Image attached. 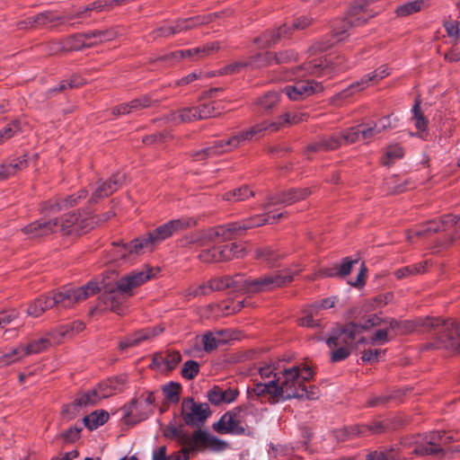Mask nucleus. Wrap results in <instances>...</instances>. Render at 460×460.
Segmentation results:
<instances>
[{"instance_id":"obj_1","label":"nucleus","mask_w":460,"mask_h":460,"mask_svg":"<svg viewBox=\"0 0 460 460\" xmlns=\"http://www.w3.org/2000/svg\"><path fill=\"white\" fill-rule=\"evenodd\" d=\"M153 271V269L146 267L121 277L115 283H105L98 306L119 315L124 314L128 308V300L133 296L132 290L154 277Z\"/></svg>"},{"instance_id":"obj_2","label":"nucleus","mask_w":460,"mask_h":460,"mask_svg":"<svg viewBox=\"0 0 460 460\" xmlns=\"http://www.w3.org/2000/svg\"><path fill=\"white\" fill-rule=\"evenodd\" d=\"M303 385L299 379V367H293L281 370L278 378L255 384L252 391L257 396L269 394L274 402H278L303 398Z\"/></svg>"},{"instance_id":"obj_3","label":"nucleus","mask_w":460,"mask_h":460,"mask_svg":"<svg viewBox=\"0 0 460 460\" xmlns=\"http://www.w3.org/2000/svg\"><path fill=\"white\" fill-rule=\"evenodd\" d=\"M77 215L75 213L66 214L60 218L46 220L39 219L22 228V232L31 238H38L49 235L53 233L62 234H75Z\"/></svg>"},{"instance_id":"obj_4","label":"nucleus","mask_w":460,"mask_h":460,"mask_svg":"<svg viewBox=\"0 0 460 460\" xmlns=\"http://www.w3.org/2000/svg\"><path fill=\"white\" fill-rule=\"evenodd\" d=\"M195 225L196 221L188 217L170 220L148 232L146 235L140 236V239L146 251L152 252L158 243L171 237L173 234Z\"/></svg>"},{"instance_id":"obj_5","label":"nucleus","mask_w":460,"mask_h":460,"mask_svg":"<svg viewBox=\"0 0 460 460\" xmlns=\"http://www.w3.org/2000/svg\"><path fill=\"white\" fill-rule=\"evenodd\" d=\"M350 67V64L343 56L338 55L329 59L318 58L305 63L296 69L297 72L305 71L304 75H314L332 77L334 75L346 71Z\"/></svg>"},{"instance_id":"obj_6","label":"nucleus","mask_w":460,"mask_h":460,"mask_svg":"<svg viewBox=\"0 0 460 460\" xmlns=\"http://www.w3.org/2000/svg\"><path fill=\"white\" fill-rule=\"evenodd\" d=\"M301 270L302 269H286L254 279L245 278V292L257 293L281 288L292 282L294 275Z\"/></svg>"},{"instance_id":"obj_7","label":"nucleus","mask_w":460,"mask_h":460,"mask_svg":"<svg viewBox=\"0 0 460 460\" xmlns=\"http://www.w3.org/2000/svg\"><path fill=\"white\" fill-rule=\"evenodd\" d=\"M434 346L438 349L460 350V327L455 321L433 320Z\"/></svg>"},{"instance_id":"obj_8","label":"nucleus","mask_w":460,"mask_h":460,"mask_svg":"<svg viewBox=\"0 0 460 460\" xmlns=\"http://www.w3.org/2000/svg\"><path fill=\"white\" fill-rule=\"evenodd\" d=\"M265 213L255 215L241 221L232 222L226 225L228 239L231 240L236 236L242 235L246 230L264 226L266 224H274L278 220L287 217V212L274 213L270 208L264 209Z\"/></svg>"},{"instance_id":"obj_9","label":"nucleus","mask_w":460,"mask_h":460,"mask_svg":"<svg viewBox=\"0 0 460 460\" xmlns=\"http://www.w3.org/2000/svg\"><path fill=\"white\" fill-rule=\"evenodd\" d=\"M100 289L96 283L89 282L78 288H66L58 292L49 293V296L53 301V306L66 308L96 294Z\"/></svg>"},{"instance_id":"obj_10","label":"nucleus","mask_w":460,"mask_h":460,"mask_svg":"<svg viewBox=\"0 0 460 460\" xmlns=\"http://www.w3.org/2000/svg\"><path fill=\"white\" fill-rule=\"evenodd\" d=\"M313 23V18L300 16L296 18L290 24L285 23L277 30L267 31L255 42L261 43L262 48H269L276 43L282 37L288 36L293 31H302Z\"/></svg>"},{"instance_id":"obj_11","label":"nucleus","mask_w":460,"mask_h":460,"mask_svg":"<svg viewBox=\"0 0 460 460\" xmlns=\"http://www.w3.org/2000/svg\"><path fill=\"white\" fill-rule=\"evenodd\" d=\"M132 399L128 404L122 408L124 418L128 423H137L148 418L153 411L155 396L148 392L145 398Z\"/></svg>"},{"instance_id":"obj_12","label":"nucleus","mask_w":460,"mask_h":460,"mask_svg":"<svg viewBox=\"0 0 460 460\" xmlns=\"http://www.w3.org/2000/svg\"><path fill=\"white\" fill-rule=\"evenodd\" d=\"M181 407V415L185 424L192 428L203 425L211 415L208 403L196 402L190 397L183 399Z\"/></svg>"},{"instance_id":"obj_13","label":"nucleus","mask_w":460,"mask_h":460,"mask_svg":"<svg viewBox=\"0 0 460 460\" xmlns=\"http://www.w3.org/2000/svg\"><path fill=\"white\" fill-rule=\"evenodd\" d=\"M276 125L270 124V121L264 120L259 124L252 126V128L232 136L226 140H223V146L226 152H230L239 146L244 144L245 142H249L253 138L260 137L264 132H276Z\"/></svg>"},{"instance_id":"obj_14","label":"nucleus","mask_w":460,"mask_h":460,"mask_svg":"<svg viewBox=\"0 0 460 460\" xmlns=\"http://www.w3.org/2000/svg\"><path fill=\"white\" fill-rule=\"evenodd\" d=\"M50 346L51 341L44 336L31 341L27 346L13 349L11 352L0 357V367L8 366L25 356L40 353Z\"/></svg>"},{"instance_id":"obj_15","label":"nucleus","mask_w":460,"mask_h":460,"mask_svg":"<svg viewBox=\"0 0 460 460\" xmlns=\"http://www.w3.org/2000/svg\"><path fill=\"white\" fill-rule=\"evenodd\" d=\"M311 193V190L305 187L290 189L273 195L270 194L267 196L266 202L262 205V208L269 209L277 205L289 206L306 199Z\"/></svg>"},{"instance_id":"obj_16","label":"nucleus","mask_w":460,"mask_h":460,"mask_svg":"<svg viewBox=\"0 0 460 460\" xmlns=\"http://www.w3.org/2000/svg\"><path fill=\"white\" fill-rule=\"evenodd\" d=\"M146 252L140 237L133 239L129 243H112V249L110 251L111 261H130L137 256Z\"/></svg>"},{"instance_id":"obj_17","label":"nucleus","mask_w":460,"mask_h":460,"mask_svg":"<svg viewBox=\"0 0 460 460\" xmlns=\"http://www.w3.org/2000/svg\"><path fill=\"white\" fill-rule=\"evenodd\" d=\"M242 407H236L226 412L218 421L213 424V429L220 434L243 433L244 428L242 426Z\"/></svg>"},{"instance_id":"obj_18","label":"nucleus","mask_w":460,"mask_h":460,"mask_svg":"<svg viewBox=\"0 0 460 460\" xmlns=\"http://www.w3.org/2000/svg\"><path fill=\"white\" fill-rule=\"evenodd\" d=\"M125 181V174L121 172L114 173L105 181H99L92 188V196L90 202L97 203L102 199L107 198L118 190Z\"/></svg>"},{"instance_id":"obj_19","label":"nucleus","mask_w":460,"mask_h":460,"mask_svg":"<svg viewBox=\"0 0 460 460\" xmlns=\"http://www.w3.org/2000/svg\"><path fill=\"white\" fill-rule=\"evenodd\" d=\"M227 446L226 441L210 435L207 430L199 429L192 433V444L189 448L190 453L205 448L219 452L225 450Z\"/></svg>"},{"instance_id":"obj_20","label":"nucleus","mask_w":460,"mask_h":460,"mask_svg":"<svg viewBox=\"0 0 460 460\" xmlns=\"http://www.w3.org/2000/svg\"><path fill=\"white\" fill-rule=\"evenodd\" d=\"M358 328L356 323H349L339 327L333 333L326 339V344L330 349L336 347H353L356 334L358 333Z\"/></svg>"},{"instance_id":"obj_21","label":"nucleus","mask_w":460,"mask_h":460,"mask_svg":"<svg viewBox=\"0 0 460 460\" xmlns=\"http://www.w3.org/2000/svg\"><path fill=\"white\" fill-rule=\"evenodd\" d=\"M228 239L226 225L217 226L190 234L186 237L187 243L204 246L209 242L226 241Z\"/></svg>"},{"instance_id":"obj_22","label":"nucleus","mask_w":460,"mask_h":460,"mask_svg":"<svg viewBox=\"0 0 460 460\" xmlns=\"http://www.w3.org/2000/svg\"><path fill=\"white\" fill-rule=\"evenodd\" d=\"M323 90L320 83L311 80H299L293 85H288L284 88L285 93L292 101H301L314 93H321Z\"/></svg>"},{"instance_id":"obj_23","label":"nucleus","mask_w":460,"mask_h":460,"mask_svg":"<svg viewBox=\"0 0 460 460\" xmlns=\"http://www.w3.org/2000/svg\"><path fill=\"white\" fill-rule=\"evenodd\" d=\"M127 383L126 376H119L112 378H109L105 382L99 385L97 388L90 390L93 397L98 403L102 399L111 396L114 394L120 393L124 390Z\"/></svg>"},{"instance_id":"obj_24","label":"nucleus","mask_w":460,"mask_h":460,"mask_svg":"<svg viewBox=\"0 0 460 460\" xmlns=\"http://www.w3.org/2000/svg\"><path fill=\"white\" fill-rule=\"evenodd\" d=\"M213 291L230 289L234 292H245V277L241 274L225 276L210 279Z\"/></svg>"},{"instance_id":"obj_25","label":"nucleus","mask_w":460,"mask_h":460,"mask_svg":"<svg viewBox=\"0 0 460 460\" xmlns=\"http://www.w3.org/2000/svg\"><path fill=\"white\" fill-rule=\"evenodd\" d=\"M239 392L236 388H224L215 385L207 393V398L213 405L231 403L237 398Z\"/></svg>"},{"instance_id":"obj_26","label":"nucleus","mask_w":460,"mask_h":460,"mask_svg":"<svg viewBox=\"0 0 460 460\" xmlns=\"http://www.w3.org/2000/svg\"><path fill=\"white\" fill-rule=\"evenodd\" d=\"M153 101L150 96L145 95L137 99H134L129 102L119 104L111 109V113L114 116L130 114L145 108L151 106Z\"/></svg>"},{"instance_id":"obj_27","label":"nucleus","mask_w":460,"mask_h":460,"mask_svg":"<svg viewBox=\"0 0 460 460\" xmlns=\"http://www.w3.org/2000/svg\"><path fill=\"white\" fill-rule=\"evenodd\" d=\"M231 249L228 244L215 246L202 251L199 258L204 262H219L232 260Z\"/></svg>"},{"instance_id":"obj_28","label":"nucleus","mask_w":460,"mask_h":460,"mask_svg":"<svg viewBox=\"0 0 460 460\" xmlns=\"http://www.w3.org/2000/svg\"><path fill=\"white\" fill-rule=\"evenodd\" d=\"M341 146V137L339 134L321 137L317 141L306 147V152H328L335 150Z\"/></svg>"},{"instance_id":"obj_29","label":"nucleus","mask_w":460,"mask_h":460,"mask_svg":"<svg viewBox=\"0 0 460 460\" xmlns=\"http://www.w3.org/2000/svg\"><path fill=\"white\" fill-rule=\"evenodd\" d=\"M164 435L168 438L176 440L182 446L181 453H190L189 447H190L192 444V435L190 436L188 431L175 426H168L164 429Z\"/></svg>"},{"instance_id":"obj_30","label":"nucleus","mask_w":460,"mask_h":460,"mask_svg":"<svg viewBox=\"0 0 460 460\" xmlns=\"http://www.w3.org/2000/svg\"><path fill=\"white\" fill-rule=\"evenodd\" d=\"M96 404L95 399L93 397L90 391L79 394L73 402L67 404L62 411V414L68 419H73L78 412L79 409L83 406Z\"/></svg>"},{"instance_id":"obj_31","label":"nucleus","mask_w":460,"mask_h":460,"mask_svg":"<svg viewBox=\"0 0 460 460\" xmlns=\"http://www.w3.org/2000/svg\"><path fill=\"white\" fill-rule=\"evenodd\" d=\"M220 49V42L213 41L198 48L185 49V59H190L192 61L199 60L217 52Z\"/></svg>"},{"instance_id":"obj_32","label":"nucleus","mask_w":460,"mask_h":460,"mask_svg":"<svg viewBox=\"0 0 460 460\" xmlns=\"http://www.w3.org/2000/svg\"><path fill=\"white\" fill-rule=\"evenodd\" d=\"M199 119L196 113L195 107H186L178 111L171 112L166 120L168 123L178 125L181 123H190L194 120Z\"/></svg>"},{"instance_id":"obj_33","label":"nucleus","mask_w":460,"mask_h":460,"mask_svg":"<svg viewBox=\"0 0 460 460\" xmlns=\"http://www.w3.org/2000/svg\"><path fill=\"white\" fill-rule=\"evenodd\" d=\"M381 79L379 78L377 73L374 71L368 75H364L359 81L351 84L347 89L340 93L339 95L341 98H347L354 93L365 89L370 84H376Z\"/></svg>"},{"instance_id":"obj_34","label":"nucleus","mask_w":460,"mask_h":460,"mask_svg":"<svg viewBox=\"0 0 460 460\" xmlns=\"http://www.w3.org/2000/svg\"><path fill=\"white\" fill-rule=\"evenodd\" d=\"M119 36V29L118 28H109L105 30H96L86 33V37L88 38L87 44L90 47L97 45L99 43H102L105 41H110L116 39Z\"/></svg>"},{"instance_id":"obj_35","label":"nucleus","mask_w":460,"mask_h":460,"mask_svg":"<svg viewBox=\"0 0 460 460\" xmlns=\"http://www.w3.org/2000/svg\"><path fill=\"white\" fill-rule=\"evenodd\" d=\"M255 193L250 189L248 185H243L225 192L222 195V199L229 203H236L245 201L248 199L254 197Z\"/></svg>"},{"instance_id":"obj_36","label":"nucleus","mask_w":460,"mask_h":460,"mask_svg":"<svg viewBox=\"0 0 460 460\" xmlns=\"http://www.w3.org/2000/svg\"><path fill=\"white\" fill-rule=\"evenodd\" d=\"M308 118V114L305 112H285L283 115L279 116L276 120L270 121V124L276 125V131H279L280 128L285 127H289L291 125L298 124L302 121L306 120Z\"/></svg>"},{"instance_id":"obj_37","label":"nucleus","mask_w":460,"mask_h":460,"mask_svg":"<svg viewBox=\"0 0 460 460\" xmlns=\"http://www.w3.org/2000/svg\"><path fill=\"white\" fill-rule=\"evenodd\" d=\"M52 307L53 301H51L50 296L48 294L32 301L27 308V314L32 317H39L45 311Z\"/></svg>"},{"instance_id":"obj_38","label":"nucleus","mask_w":460,"mask_h":460,"mask_svg":"<svg viewBox=\"0 0 460 460\" xmlns=\"http://www.w3.org/2000/svg\"><path fill=\"white\" fill-rule=\"evenodd\" d=\"M181 360V356L178 351H166L157 353L154 356L153 362L155 365L164 364L167 369L172 370Z\"/></svg>"},{"instance_id":"obj_39","label":"nucleus","mask_w":460,"mask_h":460,"mask_svg":"<svg viewBox=\"0 0 460 460\" xmlns=\"http://www.w3.org/2000/svg\"><path fill=\"white\" fill-rule=\"evenodd\" d=\"M87 44H89V42L86 33H78L62 41L61 49L63 51L80 50L83 48H90Z\"/></svg>"},{"instance_id":"obj_40","label":"nucleus","mask_w":460,"mask_h":460,"mask_svg":"<svg viewBox=\"0 0 460 460\" xmlns=\"http://www.w3.org/2000/svg\"><path fill=\"white\" fill-rule=\"evenodd\" d=\"M428 6H429V0H414L399 5L395 10V13L398 17H406Z\"/></svg>"},{"instance_id":"obj_41","label":"nucleus","mask_w":460,"mask_h":460,"mask_svg":"<svg viewBox=\"0 0 460 460\" xmlns=\"http://www.w3.org/2000/svg\"><path fill=\"white\" fill-rule=\"evenodd\" d=\"M223 145L224 144L222 142V139L217 140L211 146L194 152L192 154V157L195 161H202L208 157H212L226 153L225 146Z\"/></svg>"},{"instance_id":"obj_42","label":"nucleus","mask_w":460,"mask_h":460,"mask_svg":"<svg viewBox=\"0 0 460 460\" xmlns=\"http://www.w3.org/2000/svg\"><path fill=\"white\" fill-rule=\"evenodd\" d=\"M221 16L222 13H213L185 18L183 19L185 23V29H187V31H190L202 25L209 24L216 19L220 18Z\"/></svg>"},{"instance_id":"obj_43","label":"nucleus","mask_w":460,"mask_h":460,"mask_svg":"<svg viewBox=\"0 0 460 460\" xmlns=\"http://www.w3.org/2000/svg\"><path fill=\"white\" fill-rule=\"evenodd\" d=\"M280 98V93L275 91H270L259 97L255 104L263 112L270 111L275 106L278 105Z\"/></svg>"},{"instance_id":"obj_44","label":"nucleus","mask_w":460,"mask_h":460,"mask_svg":"<svg viewBox=\"0 0 460 460\" xmlns=\"http://www.w3.org/2000/svg\"><path fill=\"white\" fill-rule=\"evenodd\" d=\"M109 419V413L103 410L94 411L84 418V423L90 430L103 425Z\"/></svg>"},{"instance_id":"obj_45","label":"nucleus","mask_w":460,"mask_h":460,"mask_svg":"<svg viewBox=\"0 0 460 460\" xmlns=\"http://www.w3.org/2000/svg\"><path fill=\"white\" fill-rule=\"evenodd\" d=\"M427 262H419L412 265H408L401 269L396 270L394 274L397 279H402L416 276L426 271Z\"/></svg>"},{"instance_id":"obj_46","label":"nucleus","mask_w":460,"mask_h":460,"mask_svg":"<svg viewBox=\"0 0 460 460\" xmlns=\"http://www.w3.org/2000/svg\"><path fill=\"white\" fill-rule=\"evenodd\" d=\"M88 191L85 189L80 190L77 193L72 194L68 196L66 199L62 200V204L59 202H49V207L51 210L58 211L62 207H74L76 206L81 199H84L87 197Z\"/></svg>"},{"instance_id":"obj_47","label":"nucleus","mask_w":460,"mask_h":460,"mask_svg":"<svg viewBox=\"0 0 460 460\" xmlns=\"http://www.w3.org/2000/svg\"><path fill=\"white\" fill-rule=\"evenodd\" d=\"M75 234H83L98 225L95 216L90 214L77 215Z\"/></svg>"},{"instance_id":"obj_48","label":"nucleus","mask_w":460,"mask_h":460,"mask_svg":"<svg viewBox=\"0 0 460 460\" xmlns=\"http://www.w3.org/2000/svg\"><path fill=\"white\" fill-rule=\"evenodd\" d=\"M350 430L353 434L365 437L371 434L382 433L385 430V426L381 421H375L370 425H354Z\"/></svg>"},{"instance_id":"obj_49","label":"nucleus","mask_w":460,"mask_h":460,"mask_svg":"<svg viewBox=\"0 0 460 460\" xmlns=\"http://www.w3.org/2000/svg\"><path fill=\"white\" fill-rule=\"evenodd\" d=\"M256 258L265 261L270 266H274L275 262L284 257L283 253L271 247H261L255 251Z\"/></svg>"},{"instance_id":"obj_50","label":"nucleus","mask_w":460,"mask_h":460,"mask_svg":"<svg viewBox=\"0 0 460 460\" xmlns=\"http://www.w3.org/2000/svg\"><path fill=\"white\" fill-rule=\"evenodd\" d=\"M226 343V339L220 337V333L207 332L202 337L203 349L206 352L217 349Z\"/></svg>"},{"instance_id":"obj_51","label":"nucleus","mask_w":460,"mask_h":460,"mask_svg":"<svg viewBox=\"0 0 460 460\" xmlns=\"http://www.w3.org/2000/svg\"><path fill=\"white\" fill-rule=\"evenodd\" d=\"M414 453L420 456H434L442 458L445 456L444 449L439 445L428 444L426 440L414 448Z\"/></svg>"},{"instance_id":"obj_52","label":"nucleus","mask_w":460,"mask_h":460,"mask_svg":"<svg viewBox=\"0 0 460 460\" xmlns=\"http://www.w3.org/2000/svg\"><path fill=\"white\" fill-rule=\"evenodd\" d=\"M317 315V312L311 306L308 310L305 311V315L297 318V324L303 327L309 328H323L320 320H315L314 317Z\"/></svg>"},{"instance_id":"obj_53","label":"nucleus","mask_w":460,"mask_h":460,"mask_svg":"<svg viewBox=\"0 0 460 460\" xmlns=\"http://www.w3.org/2000/svg\"><path fill=\"white\" fill-rule=\"evenodd\" d=\"M197 116L199 119H206L211 117H216L220 114L218 108L216 107V102H202L195 106Z\"/></svg>"},{"instance_id":"obj_54","label":"nucleus","mask_w":460,"mask_h":460,"mask_svg":"<svg viewBox=\"0 0 460 460\" xmlns=\"http://www.w3.org/2000/svg\"><path fill=\"white\" fill-rule=\"evenodd\" d=\"M361 127L360 125L356 127H351L341 131L339 136L341 137V145L344 143L346 145L353 144L358 141L363 140L361 137Z\"/></svg>"},{"instance_id":"obj_55","label":"nucleus","mask_w":460,"mask_h":460,"mask_svg":"<svg viewBox=\"0 0 460 460\" xmlns=\"http://www.w3.org/2000/svg\"><path fill=\"white\" fill-rule=\"evenodd\" d=\"M398 457L394 448L376 450L367 455V460H398Z\"/></svg>"},{"instance_id":"obj_56","label":"nucleus","mask_w":460,"mask_h":460,"mask_svg":"<svg viewBox=\"0 0 460 460\" xmlns=\"http://www.w3.org/2000/svg\"><path fill=\"white\" fill-rule=\"evenodd\" d=\"M274 63L273 53L266 52L263 54H257L256 56H252L249 58L248 64L251 67H262Z\"/></svg>"},{"instance_id":"obj_57","label":"nucleus","mask_w":460,"mask_h":460,"mask_svg":"<svg viewBox=\"0 0 460 460\" xmlns=\"http://www.w3.org/2000/svg\"><path fill=\"white\" fill-rule=\"evenodd\" d=\"M412 113L415 127L420 131H425L428 127V119L423 115L420 108V102L418 100H416L413 105Z\"/></svg>"},{"instance_id":"obj_58","label":"nucleus","mask_w":460,"mask_h":460,"mask_svg":"<svg viewBox=\"0 0 460 460\" xmlns=\"http://www.w3.org/2000/svg\"><path fill=\"white\" fill-rule=\"evenodd\" d=\"M403 156L402 147L399 145H393L387 147L385 157L383 158V164L390 165L395 160Z\"/></svg>"},{"instance_id":"obj_59","label":"nucleus","mask_w":460,"mask_h":460,"mask_svg":"<svg viewBox=\"0 0 460 460\" xmlns=\"http://www.w3.org/2000/svg\"><path fill=\"white\" fill-rule=\"evenodd\" d=\"M21 131V123L19 120H13L6 127L0 130V145L13 137Z\"/></svg>"},{"instance_id":"obj_60","label":"nucleus","mask_w":460,"mask_h":460,"mask_svg":"<svg viewBox=\"0 0 460 460\" xmlns=\"http://www.w3.org/2000/svg\"><path fill=\"white\" fill-rule=\"evenodd\" d=\"M164 394L171 402H178L180 400L181 385L177 383L171 382L163 388Z\"/></svg>"},{"instance_id":"obj_61","label":"nucleus","mask_w":460,"mask_h":460,"mask_svg":"<svg viewBox=\"0 0 460 460\" xmlns=\"http://www.w3.org/2000/svg\"><path fill=\"white\" fill-rule=\"evenodd\" d=\"M199 371V364L194 360H188L183 364L181 368V376L183 378L191 380Z\"/></svg>"},{"instance_id":"obj_62","label":"nucleus","mask_w":460,"mask_h":460,"mask_svg":"<svg viewBox=\"0 0 460 460\" xmlns=\"http://www.w3.org/2000/svg\"><path fill=\"white\" fill-rule=\"evenodd\" d=\"M447 36L453 40L454 44L460 40V21H447L444 22Z\"/></svg>"},{"instance_id":"obj_63","label":"nucleus","mask_w":460,"mask_h":460,"mask_svg":"<svg viewBox=\"0 0 460 460\" xmlns=\"http://www.w3.org/2000/svg\"><path fill=\"white\" fill-rule=\"evenodd\" d=\"M280 371L274 363L272 365H265L259 368V374L262 380H264L263 383L268 382L266 379L271 380L278 378L280 375Z\"/></svg>"},{"instance_id":"obj_64","label":"nucleus","mask_w":460,"mask_h":460,"mask_svg":"<svg viewBox=\"0 0 460 460\" xmlns=\"http://www.w3.org/2000/svg\"><path fill=\"white\" fill-rule=\"evenodd\" d=\"M69 327L67 326H60L56 330H52L48 332L45 336L48 340L51 341V346L59 344L62 341V339L68 334Z\"/></svg>"}]
</instances>
